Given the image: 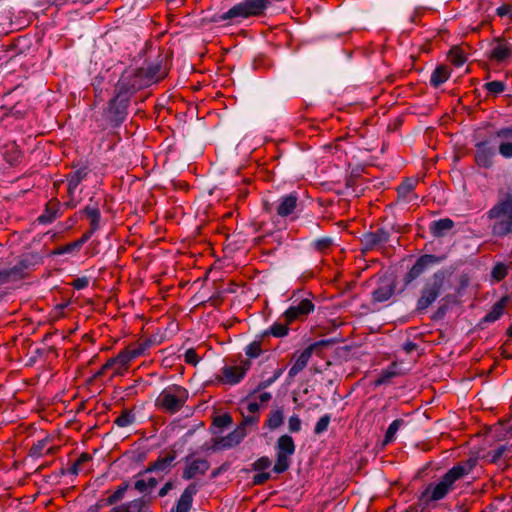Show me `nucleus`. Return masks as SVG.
Segmentation results:
<instances>
[{
    "mask_svg": "<svg viewBox=\"0 0 512 512\" xmlns=\"http://www.w3.org/2000/svg\"><path fill=\"white\" fill-rule=\"evenodd\" d=\"M474 467L473 461H466L453 466L437 483L430 484L422 493L425 503L439 501L454 489L455 483L469 475Z\"/></svg>",
    "mask_w": 512,
    "mask_h": 512,
    "instance_id": "obj_1",
    "label": "nucleus"
},
{
    "mask_svg": "<svg viewBox=\"0 0 512 512\" xmlns=\"http://www.w3.org/2000/svg\"><path fill=\"white\" fill-rule=\"evenodd\" d=\"M488 214L496 219L492 227L495 235L505 236L512 232V195L495 205Z\"/></svg>",
    "mask_w": 512,
    "mask_h": 512,
    "instance_id": "obj_2",
    "label": "nucleus"
},
{
    "mask_svg": "<svg viewBox=\"0 0 512 512\" xmlns=\"http://www.w3.org/2000/svg\"><path fill=\"white\" fill-rule=\"evenodd\" d=\"M269 5V0H243L224 12L220 16V19L240 20L252 16H259L264 13Z\"/></svg>",
    "mask_w": 512,
    "mask_h": 512,
    "instance_id": "obj_3",
    "label": "nucleus"
},
{
    "mask_svg": "<svg viewBox=\"0 0 512 512\" xmlns=\"http://www.w3.org/2000/svg\"><path fill=\"white\" fill-rule=\"evenodd\" d=\"M187 399V390L181 386L175 385L164 389L157 401L166 411L174 413L184 405Z\"/></svg>",
    "mask_w": 512,
    "mask_h": 512,
    "instance_id": "obj_4",
    "label": "nucleus"
},
{
    "mask_svg": "<svg viewBox=\"0 0 512 512\" xmlns=\"http://www.w3.org/2000/svg\"><path fill=\"white\" fill-rule=\"evenodd\" d=\"M276 463L273 467V470L276 473H282L286 471L290 466V457L295 452V444L291 436L282 435L277 440L276 445Z\"/></svg>",
    "mask_w": 512,
    "mask_h": 512,
    "instance_id": "obj_5",
    "label": "nucleus"
},
{
    "mask_svg": "<svg viewBox=\"0 0 512 512\" xmlns=\"http://www.w3.org/2000/svg\"><path fill=\"white\" fill-rule=\"evenodd\" d=\"M441 286V278L437 275H434L423 288L421 297L417 303V308L419 310L428 308L437 299Z\"/></svg>",
    "mask_w": 512,
    "mask_h": 512,
    "instance_id": "obj_6",
    "label": "nucleus"
},
{
    "mask_svg": "<svg viewBox=\"0 0 512 512\" xmlns=\"http://www.w3.org/2000/svg\"><path fill=\"white\" fill-rule=\"evenodd\" d=\"M489 58L503 63L512 59V42L504 39H495L490 45Z\"/></svg>",
    "mask_w": 512,
    "mask_h": 512,
    "instance_id": "obj_7",
    "label": "nucleus"
},
{
    "mask_svg": "<svg viewBox=\"0 0 512 512\" xmlns=\"http://www.w3.org/2000/svg\"><path fill=\"white\" fill-rule=\"evenodd\" d=\"M137 88L138 87L135 83H130L128 76H122L116 85V96L110 102V110L113 109L118 103L123 110L130 94L133 93Z\"/></svg>",
    "mask_w": 512,
    "mask_h": 512,
    "instance_id": "obj_8",
    "label": "nucleus"
},
{
    "mask_svg": "<svg viewBox=\"0 0 512 512\" xmlns=\"http://www.w3.org/2000/svg\"><path fill=\"white\" fill-rule=\"evenodd\" d=\"M249 363L244 362L237 366H224L222 368V382L230 385L239 383L249 369Z\"/></svg>",
    "mask_w": 512,
    "mask_h": 512,
    "instance_id": "obj_9",
    "label": "nucleus"
},
{
    "mask_svg": "<svg viewBox=\"0 0 512 512\" xmlns=\"http://www.w3.org/2000/svg\"><path fill=\"white\" fill-rule=\"evenodd\" d=\"M132 357L126 350L121 351L115 358L109 359L102 367L100 373L114 368V374L122 375L127 369L129 363L132 361Z\"/></svg>",
    "mask_w": 512,
    "mask_h": 512,
    "instance_id": "obj_10",
    "label": "nucleus"
},
{
    "mask_svg": "<svg viewBox=\"0 0 512 512\" xmlns=\"http://www.w3.org/2000/svg\"><path fill=\"white\" fill-rule=\"evenodd\" d=\"M314 310V305L309 299H303L297 305L289 307L283 314L285 322L291 323L294 320L308 315Z\"/></svg>",
    "mask_w": 512,
    "mask_h": 512,
    "instance_id": "obj_11",
    "label": "nucleus"
},
{
    "mask_svg": "<svg viewBox=\"0 0 512 512\" xmlns=\"http://www.w3.org/2000/svg\"><path fill=\"white\" fill-rule=\"evenodd\" d=\"M323 344V341L313 343L309 345L307 348H305L299 355H297L292 367L289 370V376L294 377L300 371H302L306 367L308 361L310 360L314 349Z\"/></svg>",
    "mask_w": 512,
    "mask_h": 512,
    "instance_id": "obj_12",
    "label": "nucleus"
},
{
    "mask_svg": "<svg viewBox=\"0 0 512 512\" xmlns=\"http://www.w3.org/2000/svg\"><path fill=\"white\" fill-rule=\"evenodd\" d=\"M494 155V148L487 141L476 144L475 160L479 166L484 168L491 167Z\"/></svg>",
    "mask_w": 512,
    "mask_h": 512,
    "instance_id": "obj_13",
    "label": "nucleus"
},
{
    "mask_svg": "<svg viewBox=\"0 0 512 512\" xmlns=\"http://www.w3.org/2000/svg\"><path fill=\"white\" fill-rule=\"evenodd\" d=\"M496 136L502 139L499 144V153L504 158H512V126L498 130Z\"/></svg>",
    "mask_w": 512,
    "mask_h": 512,
    "instance_id": "obj_14",
    "label": "nucleus"
},
{
    "mask_svg": "<svg viewBox=\"0 0 512 512\" xmlns=\"http://www.w3.org/2000/svg\"><path fill=\"white\" fill-rule=\"evenodd\" d=\"M297 205V197L294 194H289L283 196L279 199V204L277 206V213L281 217H286L291 215L296 209Z\"/></svg>",
    "mask_w": 512,
    "mask_h": 512,
    "instance_id": "obj_15",
    "label": "nucleus"
},
{
    "mask_svg": "<svg viewBox=\"0 0 512 512\" xmlns=\"http://www.w3.org/2000/svg\"><path fill=\"white\" fill-rule=\"evenodd\" d=\"M197 491L196 485L191 484L189 485L182 495L180 496L177 505H176V512H189L191 505H192V499Z\"/></svg>",
    "mask_w": 512,
    "mask_h": 512,
    "instance_id": "obj_16",
    "label": "nucleus"
},
{
    "mask_svg": "<svg viewBox=\"0 0 512 512\" xmlns=\"http://www.w3.org/2000/svg\"><path fill=\"white\" fill-rule=\"evenodd\" d=\"M209 468L207 461L202 459L193 460L184 470L183 477L191 479L197 475L204 474Z\"/></svg>",
    "mask_w": 512,
    "mask_h": 512,
    "instance_id": "obj_17",
    "label": "nucleus"
},
{
    "mask_svg": "<svg viewBox=\"0 0 512 512\" xmlns=\"http://www.w3.org/2000/svg\"><path fill=\"white\" fill-rule=\"evenodd\" d=\"M435 257L432 255H424L418 259L407 274V282L416 279L425 269V267L434 262Z\"/></svg>",
    "mask_w": 512,
    "mask_h": 512,
    "instance_id": "obj_18",
    "label": "nucleus"
},
{
    "mask_svg": "<svg viewBox=\"0 0 512 512\" xmlns=\"http://www.w3.org/2000/svg\"><path fill=\"white\" fill-rule=\"evenodd\" d=\"M149 499L142 497L120 506L118 512H149Z\"/></svg>",
    "mask_w": 512,
    "mask_h": 512,
    "instance_id": "obj_19",
    "label": "nucleus"
},
{
    "mask_svg": "<svg viewBox=\"0 0 512 512\" xmlns=\"http://www.w3.org/2000/svg\"><path fill=\"white\" fill-rule=\"evenodd\" d=\"M246 436V429L244 426H238L233 432L221 439L220 444L222 447L230 448L238 445Z\"/></svg>",
    "mask_w": 512,
    "mask_h": 512,
    "instance_id": "obj_20",
    "label": "nucleus"
},
{
    "mask_svg": "<svg viewBox=\"0 0 512 512\" xmlns=\"http://www.w3.org/2000/svg\"><path fill=\"white\" fill-rule=\"evenodd\" d=\"M87 172L85 168L78 169L74 172H71L67 177L68 182V192L70 195H73L74 191L77 189L78 185L84 180Z\"/></svg>",
    "mask_w": 512,
    "mask_h": 512,
    "instance_id": "obj_21",
    "label": "nucleus"
},
{
    "mask_svg": "<svg viewBox=\"0 0 512 512\" xmlns=\"http://www.w3.org/2000/svg\"><path fill=\"white\" fill-rule=\"evenodd\" d=\"M507 302H508V298L507 297H503L502 299H500L491 309V311L485 316V321L487 322H494L496 320H498L503 312H504V309L507 305Z\"/></svg>",
    "mask_w": 512,
    "mask_h": 512,
    "instance_id": "obj_22",
    "label": "nucleus"
},
{
    "mask_svg": "<svg viewBox=\"0 0 512 512\" xmlns=\"http://www.w3.org/2000/svg\"><path fill=\"white\" fill-rule=\"evenodd\" d=\"M414 182L411 180H407L402 183L398 188L399 197L402 198L405 202H413L417 199V196L413 194Z\"/></svg>",
    "mask_w": 512,
    "mask_h": 512,
    "instance_id": "obj_23",
    "label": "nucleus"
},
{
    "mask_svg": "<svg viewBox=\"0 0 512 512\" xmlns=\"http://www.w3.org/2000/svg\"><path fill=\"white\" fill-rule=\"evenodd\" d=\"M449 76H450L449 69L445 66H439L433 71L431 78H430V83L434 87H438L441 84H443L445 81H447Z\"/></svg>",
    "mask_w": 512,
    "mask_h": 512,
    "instance_id": "obj_24",
    "label": "nucleus"
},
{
    "mask_svg": "<svg viewBox=\"0 0 512 512\" xmlns=\"http://www.w3.org/2000/svg\"><path fill=\"white\" fill-rule=\"evenodd\" d=\"M453 221L445 218L435 221L431 224V231L435 236H443L453 227Z\"/></svg>",
    "mask_w": 512,
    "mask_h": 512,
    "instance_id": "obj_25",
    "label": "nucleus"
},
{
    "mask_svg": "<svg viewBox=\"0 0 512 512\" xmlns=\"http://www.w3.org/2000/svg\"><path fill=\"white\" fill-rule=\"evenodd\" d=\"M283 412L281 409H276L270 412L268 419L266 420V425L274 430L280 427L283 424Z\"/></svg>",
    "mask_w": 512,
    "mask_h": 512,
    "instance_id": "obj_26",
    "label": "nucleus"
},
{
    "mask_svg": "<svg viewBox=\"0 0 512 512\" xmlns=\"http://www.w3.org/2000/svg\"><path fill=\"white\" fill-rule=\"evenodd\" d=\"M404 425V420L402 419H396L394 420L388 427L386 434H385V444L390 443L393 441L397 431Z\"/></svg>",
    "mask_w": 512,
    "mask_h": 512,
    "instance_id": "obj_27",
    "label": "nucleus"
},
{
    "mask_svg": "<svg viewBox=\"0 0 512 512\" xmlns=\"http://www.w3.org/2000/svg\"><path fill=\"white\" fill-rule=\"evenodd\" d=\"M393 289L389 286L380 287L373 292V299L377 302H384L390 299Z\"/></svg>",
    "mask_w": 512,
    "mask_h": 512,
    "instance_id": "obj_28",
    "label": "nucleus"
},
{
    "mask_svg": "<svg viewBox=\"0 0 512 512\" xmlns=\"http://www.w3.org/2000/svg\"><path fill=\"white\" fill-rule=\"evenodd\" d=\"M174 460L173 456L164 457L162 459H159L154 463L152 467L148 469V471H166L171 467V464Z\"/></svg>",
    "mask_w": 512,
    "mask_h": 512,
    "instance_id": "obj_29",
    "label": "nucleus"
},
{
    "mask_svg": "<svg viewBox=\"0 0 512 512\" xmlns=\"http://www.w3.org/2000/svg\"><path fill=\"white\" fill-rule=\"evenodd\" d=\"M449 60L455 66L460 67L465 63L466 57L460 49L453 48L450 50Z\"/></svg>",
    "mask_w": 512,
    "mask_h": 512,
    "instance_id": "obj_30",
    "label": "nucleus"
},
{
    "mask_svg": "<svg viewBox=\"0 0 512 512\" xmlns=\"http://www.w3.org/2000/svg\"><path fill=\"white\" fill-rule=\"evenodd\" d=\"M485 89L493 94L498 95L505 90V84L501 81H491L484 84Z\"/></svg>",
    "mask_w": 512,
    "mask_h": 512,
    "instance_id": "obj_31",
    "label": "nucleus"
},
{
    "mask_svg": "<svg viewBox=\"0 0 512 512\" xmlns=\"http://www.w3.org/2000/svg\"><path fill=\"white\" fill-rule=\"evenodd\" d=\"M85 213L91 221L92 228L97 229L99 226V220H100L99 210L94 207H86Z\"/></svg>",
    "mask_w": 512,
    "mask_h": 512,
    "instance_id": "obj_32",
    "label": "nucleus"
},
{
    "mask_svg": "<svg viewBox=\"0 0 512 512\" xmlns=\"http://www.w3.org/2000/svg\"><path fill=\"white\" fill-rule=\"evenodd\" d=\"M288 324L287 322L285 324L275 323L271 326L269 333L275 337H283L288 333Z\"/></svg>",
    "mask_w": 512,
    "mask_h": 512,
    "instance_id": "obj_33",
    "label": "nucleus"
},
{
    "mask_svg": "<svg viewBox=\"0 0 512 512\" xmlns=\"http://www.w3.org/2000/svg\"><path fill=\"white\" fill-rule=\"evenodd\" d=\"M507 275V267L502 263H498L494 266L491 276L495 281H500Z\"/></svg>",
    "mask_w": 512,
    "mask_h": 512,
    "instance_id": "obj_34",
    "label": "nucleus"
},
{
    "mask_svg": "<svg viewBox=\"0 0 512 512\" xmlns=\"http://www.w3.org/2000/svg\"><path fill=\"white\" fill-rule=\"evenodd\" d=\"M148 348H149L148 343H139L137 346L132 347V348H127L125 350L127 352H129L132 359L134 360V359L138 358L139 356L143 355Z\"/></svg>",
    "mask_w": 512,
    "mask_h": 512,
    "instance_id": "obj_35",
    "label": "nucleus"
},
{
    "mask_svg": "<svg viewBox=\"0 0 512 512\" xmlns=\"http://www.w3.org/2000/svg\"><path fill=\"white\" fill-rule=\"evenodd\" d=\"M46 445H47V441L46 440L39 441L36 445L33 446L32 454L34 456H41V455H43L45 453L52 452L53 447H46Z\"/></svg>",
    "mask_w": 512,
    "mask_h": 512,
    "instance_id": "obj_36",
    "label": "nucleus"
},
{
    "mask_svg": "<svg viewBox=\"0 0 512 512\" xmlns=\"http://www.w3.org/2000/svg\"><path fill=\"white\" fill-rule=\"evenodd\" d=\"M90 460V456L88 454H81L78 459L75 461V463L73 464V466L71 467L70 471L71 473L73 474H79L80 472H82V465L85 464L86 462H88Z\"/></svg>",
    "mask_w": 512,
    "mask_h": 512,
    "instance_id": "obj_37",
    "label": "nucleus"
},
{
    "mask_svg": "<svg viewBox=\"0 0 512 512\" xmlns=\"http://www.w3.org/2000/svg\"><path fill=\"white\" fill-rule=\"evenodd\" d=\"M260 408V404L254 400H247L241 404V411L255 415Z\"/></svg>",
    "mask_w": 512,
    "mask_h": 512,
    "instance_id": "obj_38",
    "label": "nucleus"
},
{
    "mask_svg": "<svg viewBox=\"0 0 512 512\" xmlns=\"http://www.w3.org/2000/svg\"><path fill=\"white\" fill-rule=\"evenodd\" d=\"M134 419V415L128 412H124L119 417L116 418L115 423L119 427H127L134 422Z\"/></svg>",
    "mask_w": 512,
    "mask_h": 512,
    "instance_id": "obj_39",
    "label": "nucleus"
},
{
    "mask_svg": "<svg viewBox=\"0 0 512 512\" xmlns=\"http://www.w3.org/2000/svg\"><path fill=\"white\" fill-rule=\"evenodd\" d=\"M329 423H330V416L329 415H324L322 416L316 423L315 425V428H314V432L316 434H321L323 433L324 431L327 430L328 426H329Z\"/></svg>",
    "mask_w": 512,
    "mask_h": 512,
    "instance_id": "obj_40",
    "label": "nucleus"
},
{
    "mask_svg": "<svg viewBox=\"0 0 512 512\" xmlns=\"http://www.w3.org/2000/svg\"><path fill=\"white\" fill-rule=\"evenodd\" d=\"M246 355L255 358L261 353V347L259 342H252L246 347Z\"/></svg>",
    "mask_w": 512,
    "mask_h": 512,
    "instance_id": "obj_41",
    "label": "nucleus"
},
{
    "mask_svg": "<svg viewBox=\"0 0 512 512\" xmlns=\"http://www.w3.org/2000/svg\"><path fill=\"white\" fill-rule=\"evenodd\" d=\"M126 489H127L126 485L119 487L111 496H109L108 503L113 504V503L121 500L125 494Z\"/></svg>",
    "mask_w": 512,
    "mask_h": 512,
    "instance_id": "obj_42",
    "label": "nucleus"
},
{
    "mask_svg": "<svg viewBox=\"0 0 512 512\" xmlns=\"http://www.w3.org/2000/svg\"><path fill=\"white\" fill-rule=\"evenodd\" d=\"M288 427L291 432H298L301 429V420L297 415H292L288 420Z\"/></svg>",
    "mask_w": 512,
    "mask_h": 512,
    "instance_id": "obj_43",
    "label": "nucleus"
},
{
    "mask_svg": "<svg viewBox=\"0 0 512 512\" xmlns=\"http://www.w3.org/2000/svg\"><path fill=\"white\" fill-rule=\"evenodd\" d=\"M332 245V239L330 238H321L314 242V247L319 251H325Z\"/></svg>",
    "mask_w": 512,
    "mask_h": 512,
    "instance_id": "obj_44",
    "label": "nucleus"
},
{
    "mask_svg": "<svg viewBox=\"0 0 512 512\" xmlns=\"http://www.w3.org/2000/svg\"><path fill=\"white\" fill-rule=\"evenodd\" d=\"M232 419L229 415H221L214 419V425L219 428L227 427L231 424Z\"/></svg>",
    "mask_w": 512,
    "mask_h": 512,
    "instance_id": "obj_45",
    "label": "nucleus"
},
{
    "mask_svg": "<svg viewBox=\"0 0 512 512\" xmlns=\"http://www.w3.org/2000/svg\"><path fill=\"white\" fill-rule=\"evenodd\" d=\"M184 360L186 363L196 365L199 361V358L195 350L188 349L184 354Z\"/></svg>",
    "mask_w": 512,
    "mask_h": 512,
    "instance_id": "obj_46",
    "label": "nucleus"
},
{
    "mask_svg": "<svg viewBox=\"0 0 512 512\" xmlns=\"http://www.w3.org/2000/svg\"><path fill=\"white\" fill-rule=\"evenodd\" d=\"M241 412L243 415V422L240 426H244V428L246 429L247 425H253V424L257 423L258 416L251 415L250 413L246 414L247 412H245V411H241Z\"/></svg>",
    "mask_w": 512,
    "mask_h": 512,
    "instance_id": "obj_47",
    "label": "nucleus"
},
{
    "mask_svg": "<svg viewBox=\"0 0 512 512\" xmlns=\"http://www.w3.org/2000/svg\"><path fill=\"white\" fill-rule=\"evenodd\" d=\"M270 465H271V461L269 460V458L262 457L254 463V468L256 470H264V469H267L268 467H270Z\"/></svg>",
    "mask_w": 512,
    "mask_h": 512,
    "instance_id": "obj_48",
    "label": "nucleus"
},
{
    "mask_svg": "<svg viewBox=\"0 0 512 512\" xmlns=\"http://www.w3.org/2000/svg\"><path fill=\"white\" fill-rule=\"evenodd\" d=\"M270 477V474L267 473V472H261V473H258L256 475H254L253 477V482L255 484H262L264 483L265 481H267Z\"/></svg>",
    "mask_w": 512,
    "mask_h": 512,
    "instance_id": "obj_49",
    "label": "nucleus"
},
{
    "mask_svg": "<svg viewBox=\"0 0 512 512\" xmlns=\"http://www.w3.org/2000/svg\"><path fill=\"white\" fill-rule=\"evenodd\" d=\"M497 14L501 17L508 16L511 14V7L509 5H502L497 8Z\"/></svg>",
    "mask_w": 512,
    "mask_h": 512,
    "instance_id": "obj_50",
    "label": "nucleus"
},
{
    "mask_svg": "<svg viewBox=\"0 0 512 512\" xmlns=\"http://www.w3.org/2000/svg\"><path fill=\"white\" fill-rule=\"evenodd\" d=\"M76 289H83L88 285V280L86 278H78L73 283Z\"/></svg>",
    "mask_w": 512,
    "mask_h": 512,
    "instance_id": "obj_51",
    "label": "nucleus"
},
{
    "mask_svg": "<svg viewBox=\"0 0 512 512\" xmlns=\"http://www.w3.org/2000/svg\"><path fill=\"white\" fill-rule=\"evenodd\" d=\"M135 488L140 492L146 491L148 489L146 480L141 479V480L136 481Z\"/></svg>",
    "mask_w": 512,
    "mask_h": 512,
    "instance_id": "obj_52",
    "label": "nucleus"
},
{
    "mask_svg": "<svg viewBox=\"0 0 512 512\" xmlns=\"http://www.w3.org/2000/svg\"><path fill=\"white\" fill-rule=\"evenodd\" d=\"M259 401L260 403L264 404L267 403L271 399V394L269 392H263L259 395Z\"/></svg>",
    "mask_w": 512,
    "mask_h": 512,
    "instance_id": "obj_53",
    "label": "nucleus"
},
{
    "mask_svg": "<svg viewBox=\"0 0 512 512\" xmlns=\"http://www.w3.org/2000/svg\"><path fill=\"white\" fill-rule=\"evenodd\" d=\"M172 488V485L170 483H166L161 490L159 491L160 496H164L168 493V491Z\"/></svg>",
    "mask_w": 512,
    "mask_h": 512,
    "instance_id": "obj_54",
    "label": "nucleus"
},
{
    "mask_svg": "<svg viewBox=\"0 0 512 512\" xmlns=\"http://www.w3.org/2000/svg\"><path fill=\"white\" fill-rule=\"evenodd\" d=\"M79 247V243H74V244H71V245H68L66 246L63 251H61V253H64V252H70L71 250L75 249Z\"/></svg>",
    "mask_w": 512,
    "mask_h": 512,
    "instance_id": "obj_55",
    "label": "nucleus"
},
{
    "mask_svg": "<svg viewBox=\"0 0 512 512\" xmlns=\"http://www.w3.org/2000/svg\"><path fill=\"white\" fill-rule=\"evenodd\" d=\"M148 489H152L157 485V481L154 478H149L146 480Z\"/></svg>",
    "mask_w": 512,
    "mask_h": 512,
    "instance_id": "obj_56",
    "label": "nucleus"
},
{
    "mask_svg": "<svg viewBox=\"0 0 512 512\" xmlns=\"http://www.w3.org/2000/svg\"><path fill=\"white\" fill-rule=\"evenodd\" d=\"M367 241H369L370 243H375L377 240L375 238V235H369L367 236Z\"/></svg>",
    "mask_w": 512,
    "mask_h": 512,
    "instance_id": "obj_57",
    "label": "nucleus"
},
{
    "mask_svg": "<svg viewBox=\"0 0 512 512\" xmlns=\"http://www.w3.org/2000/svg\"><path fill=\"white\" fill-rule=\"evenodd\" d=\"M149 73L151 74V75H150V77H151V79H152V80H153V79H155V80H158V79H159V77H157V76H156V72H154V71L152 72V71L150 70V71H149Z\"/></svg>",
    "mask_w": 512,
    "mask_h": 512,
    "instance_id": "obj_58",
    "label": "nucleus"
},
{
    "mask_svg": "<svg viewBox=\"0 0 512 512\" xmlns=\"http://www.w3.org/2000/svg\"><path fill=\"white\" fill-rule=\"evenodd\" d=\"M39 221L42 222V223H45L47 222L48 220L45 218V216H40L39 217Z\"/></svg>",
    "mask_w": 512,
    "mask_h": 512,
    "instance_id": "obj_59",
    "label": "nucleus"
},
{
    "mask_svg": "<svg viewBox=\"0 0 512 512\" xmlns=\"http://www.w3.org/2000/svg\"><path fill=\"white\" fill-rule=\"evenodd\" d=\"M123 111H120L118 108H117V114L121 115Z\"/></svg>",
    "mask_w": 512,
    "mask_h": 512,
    "instance_id": "obj_60",
    "label": "nucleus"
},
{
    "mask_svg": "<svg viewBox=\"0 0 512 512\" xmlns=\"http://www.w3.org/2000/svg\"><path fill=\"white\" fill-rule=\"evenodd\" d=\"M509 335L512 337V327L509 329Z\"/></svg>",
    "mask_w": 512,
    "mask_h": 512,
    "instance_id": "obj_61",
    "label": "nucleus"
}]
</instances>
